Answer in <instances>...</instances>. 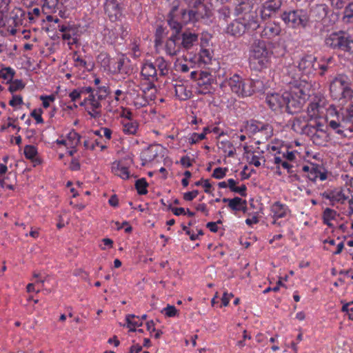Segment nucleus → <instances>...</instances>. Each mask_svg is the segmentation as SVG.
Wrapping results in <instances>:
<instances>
[{
  "label": "nucleus",
  "mask_w": 353,
  "mask_h": 353,
  "mask_svg": "<svg viewBox=\"0 0 353 353\" xmlns=\"http://www.w3.org/2000/svg\"><path fill=\"white\" fill-rule=\"evenodd\" d=\"M330 96L343 107L337 112L333 106L327 110L329 114H335L336 119L327 120L329 126L336 133L346 136L344 129L353 132V88L351 79L346 75L339 74L330 85Z\"/></svg>",
  "instance_id": "f257e3e1"
},
{
  "label": "nucleus",
  "mask_w": 353,
  "mask_h": 353,
  "mask_svg": "<svg viewBox=\"0 0 353 353\" xmlns=\"http://www.w3.org/2000/svg\"><path fill=\"white\" fill-rule=\"evenodd\" d=\"M294 70V67L291 66L287 72L292 79L288 82L289 91L282 94H268L266 102L272 110L277 111L285 108L288 112H292V109L300 108L307 97L310 95V85L305 80L299 81V74H292Z\"/></svg>",
  "instance_id": "f03ea898"
},
{
  "label": "nucleus",
  "mask_w": 353,
  "mask_h": 353,
  "mask_svg": "<svg viewBox=\"0 0 353 353\" xmlns=\"http://www.w3.org/2000/svg\"><path fill=\"white\" fill-rule=\"evenodd\" d=\"M272 54L265 41L261 40L254 41L250 54L251 67L256 70L268 68L270 63Z\"/></svg>",
  "instance_id": "7ed1b4c3"
},
{
  "label": "nucleus",
  "mask_w": 353,
  "mask_h": 353,
  "mask_svg": "<svg viewBox=\"0 0 353 353\" xmlns=\"http://www.w3.org/2000/svg\"><path fill=\"white\" fill-rule=\"evenodd\" d=\"M235 14L249 30H254L259 28V17L252 0L240 2L235 8Z\"/></svg>",
  "instance_id": "20e7f679"
},
{
  "label": "nucleus",
  "mask_w": 353,
  "mask_h": 353,
  "mask_svg": "<svg viewBox=\"0 0 353 353\" xmlns=\"http://www.w3.org/2000/svg\"><path fill=\"white\" fill-rule=\"evenodd\" d=\"M325 44L332 49L340 50L351 54L353 52V35L343 30L332 32L327 34Z\"/></svg>",
  "instance_id": "39448f33"
},
{
  "label": "nucleus",
  "mask_w": 353,
  "mask_h": 353,
  "mask_svg": "<svg viewBox=\"0 0 353 353\" xmlns=\"http://www.w3.org/2000/svg\"><path fill=\"white\" fill-rule=\"evenodd\" d=\"M281 19L289 27L292 28H305L309 21L307 12L303 10L284 12Z\"/></svg>",
  "instance_id": "423d86ee"
},
{
  "label": "nucleus",
  "mask_w": 353,
  "mask_h": 353,
  "mask_svg": "<svg viewBox=\"0 0 353 353\" xmlns=\"http://www.w3.org/2000/svg\"><path fill=\"white\" fill-rule=\"evenodd\" d=\"M326 110L325 101L323 99L315 97L309 104L307 116L313 123H316V121L325 123Z\"/></svg>",
  "instance_id": "0eeeda50"
},
{
  "label": "nucleus",
  "mask_w": 353,
  "mask_h": 353,
  "mask_svg": "<svg viewBox=\"0 0 353 353\" xmlns=\"http://www.w3.org/2000/svg\"><path fill=\"white\" fill-rule=\"evenodd\" d=\"M307 134L315 145L319 146L326 145L330 140L327 125L322 121H316V123L311 125Z\"/></svg>",
  "instance_id": "6e6552de"
},
{
  "label": "nucleus",
  "mask_w": 353,
  "mask_h": 353,
  "mask_svg": "<svg viewBox=\"0 0 353 353\" xmlns=\"http://www.w3.org/2000/svg\"><path fill=\"white\" fill-rule=\"evenodd\" d=\"M324 196L330 200L332 205L343 204L345 201L349 203L350 213L353 212V201H352L351 192L348 188H335L323 194Z\"/></svg>",
  "instance_id": "1a4fd4ad"
},
{
  "label": "nucleus",
  "mask_w": 353,
  "mask_h": 353,
  "mask_svg": "<svg viewBox=\"0 0 353 353\" xmlns=\"http://www.w3.org/2000/svg\"><path fill=\"white\" fill-rule=\"evenodd\" d=\"M241 132H244L249 136L254 135L256 133L261 134V138L268 139L272 137L273 130L270 125L258 121L252 120L248 121Z\"/></svg>",
  "instance_id": "9d476101"
},
{
  "label": "nucleus",
  "mask_w": 353,
  "mask_h": 353,
  "mask_svg": "<svg viewBox=\"0 0 353 353\" xmlns=\"http://www.w3.org/2000/svg\"><path fill=\"white\" fill-rule=\"evenodd\" d=\"M190 77L197 81V92L202 94H206L212 92V76L205 71L196 72L192 71L190 73Z\"/></svg>",
  "instance_id": "9b49d317"
},
{
  "label": "nucleus",
  "mask_w": 353,
  "mask_h": 353,
  "mask_svg": "<svg viewBox=\"0 0 353 353\" xmlns=\"http://www.w3.org/2000/svg\"><path fill=\"white\" fill-rule=\"evenodd\" d=\"M250 82L248 79H243L238 74H234L228 80V84L231 90L241 97L250 96Z\"/></svg>",
  "instance_id": "f8f14e48"
},
{
  "label": "nucleus",
  "mask_w": 353,
  "mask_h": 353,
  "mask_svg": "<svg viewBox=\"0 0 353 353\" xmlns=\"http://www.w3.org/2000/svg\"><path fill=\"white\" fill-rule=\"evenodd\" d=\"M101 101L94 94V90L91 88L90 92L84 96L80 105L83 106L91 117H97L101 114Z\"/></svg>",
  "instance_id": "ddd939ff"
},
{
  "label": "nucleus",
  "mask_w": 353,
  "mask_h": 353,
  "mask_svg": "<svg viewBox=\"0 0 353 353\" xmlns=\"http://www.w3.org/2000/svg\"><path fill=\"white\" fill-rule=\"evenodd\" d=\"M132 163V160L131 159H128L126 161L123 160L115 161L111 165L112 172L123 180H128L131 177H135L134 174L130 170Z\"/></svg>",
  "instance_id": "4468645a"
},
{
  "label": "nucleus",
  "mask_w": 353,
  "mask_h": 353,
  "mask_svg": "<svg viewBox=\"0 0 353 353\" xmlns=\"http://www.w3.org/2000/svg\"><path fill=\"white\" fill-rule=\"evenodd\" d=\"M201 49L197 56L194 57L195 61L199 65H208L211 63L213 58V50L208 48L209 44L207 39H201Z\"/></svg>",
  "instance_id": "2eb2a0df"
},
{
  "label": "nucleus",
  "mask_w": 353,
  "mask_h": 353,
  "mask_svg": "<svg viewBox=\"0 0 353 353\" xmlns=\"http://www.w3.org/2000/svg\"><path fill=\"white\" fill-rule=\"evenodd\" d=\"M316 61V58L312 54L303 55L298 62L299 71L305 75L313 74L316 70L315 67Z\"/></svg>",
  "instance_id": "dca6fc26"
},
{
  "label": "nucleus",
  "mask_w": 353,
  "mask_h": 353,
  "mask_svg": "<svg viewBox=\"0 0 353 353\" xmlns=\"http://www.w3.org/2000/svg\"><path fill=\"white\" fill-rule=\"evenodd\" d=\"M104 11L112 21L119 20L122 15V9L118 0H105Z\"/></svg>",
  "instance_id": "f3484780"
},
{
  "label": "nucleus",
  "mask_w": 353,
  "mask_h": 353,
  "mask_svg": "<svg viewBox=\"0 0 353 353\" xmlns=\"http://www.w3.org/2000/svg\"><path fill=\"white\" fill-rule=\"evenodd\" d=\"M302 170L305 176L312 181H316L317 179L324 181L326 179V174L322 172V168L315 164L310 163L303 166Z\"/></svg>",
  "instance_id": "a211bd4d"
},
{
  "label": "nucleus",
  "mask_w": 353,
  "mask_h": 353,
  "mask_svg": "<svg viewBox=\"0 0 353 353\" xmlns=\"http://www.w3.org/2000/svg\"><path fill=\"white\" fill-rule=\"evenodd\" d=\"M281 0H268L263 3L260 9L261 18L265 20L270 18L281 6Z\"/></svg>",
  "instance_id": "6ab92c4d"
},
{
  "label": "nucleus",
  "mask_w": 353,
  "mask_h": 353,
  "mask_svg": "<svg viewBox=\"0 0 353 353\" xmlns=\"http://www.w3.org/2000/svg\"><path fill=\"white\" fill-rule=\"evenodd\" d=\"M311 125H314V123L310 122L307 116L301 114L294 117L292 127L298 133L307 134Z\"/></svg>",
  "instance_id": "aec40b11"
},
{
  "label": "nucleus",
  "mask_w": 353,
  "mask_h": 353,
  "mask_svg": "<svg viewBox=\"0 0 353 353\" xmlns=\"http://www.w3.org/2000/svg\"><path fill=\"white\" fill-rule=\"evenodd\" d=\"M281 32V27L279 22L269 21L265 24L261 35L263 38L273 39L279 36Z\"/></svg>",
  "instance_id": "412c9836"
},
{
  "label": "nucleus",
  "mask_w": 353,
  "mask_h": 353,
  "mask_svg": "<svg viewBox=\"0 0 353 353\" xmlns=\"http://www.w3.org/2000/svg\"><path fill=\"white\" fill-rule=\"evenodd\" d=\"M80 135L74 130H71L68 132L66 137L60 138L56 141L58 145H62L66 148H77L80 143Z\"/></svg>",
  "instance_id": "4be33fe9"
},
{
  "label": "nucleus",
  "mask_w": 353,
  "mask_h": 353,
  "mask_svg": "<svg viewBox=\"0 0 353 353\" xmlns=\"http://www.w3.org/2000/svg\"><path fill=\"white\" fill-rule=\"evenodd\" d=\"M179 39L181 40V46L185 50L191 49L198 42V34L190 32H183Z\"/></svg>",
  "instance_id": "5701e85b"
},
{
  "label": "nucleus",
  "mask_w": 353,
  "mask_h": 353,
  "mask_svg": "<svg viewBox=\"0 0 353 353\" xmlns=\"http://www.w3.org/2000/svg\"><path fill=\"white\" fill-rule=\"evenodd\" d=\"M160 147L158 145H150L144 150L141 154L142 165H145L147 163L156 160L159 155Z\"/></svg>",
  "instance_id": "b1692460"
},
{
  "label": "nucleus",
  "mask_w": 353,
  "mask_h": 353,
  "mask_svg": "<svg viewBox=\"0 0 353 353\" xmlns=\"http://www.w3.org/2000/svg\"><path fill=\"white\" fill-rule=\"evenodd\" d=\"M141 75L146 79L154 81L157 79V69L152 62L145 61L141 68Z\"/></svg>",
  "instance_id": "393cba45"
},
{
  "label": "nucleus",
  "mask_w": 353,
  "mask_h": 353,
  "mask_svg": "<svg viewBox=\"0 0 353 353\" xmlns=\"http://www.w3.org/2000/svg\"><path fill=\"white\" fill-rule=\"evenodd\" d=\"M247 30H249L246 25L239 20V18H236L233 22H232L226 29V32L233 36H240L243 34Z\"/></svg>",
  "instance_id": "a878e982"
},
{
  "label": "nucleus",
  "mask_w": 353,
  "mask_h": 353,
  "mask_svg": "<svg viewBox=\"0 0 353 353\" xmlns=\"http://www.w3.org/2000/svg\"><path fill=\"white\" fill-rule=\"evenodd\" d=\"M177 39H179L178 35L175 34L166 41L165 50L166 53L170 56L176 55L180 52L181 46V43L176 42Z\"/></svg>",
  "instance_id": "bb28decb"
},
{
  "label": "nucleus",
  "mask_w": 353,
  "mask_h": 353,
  "mask_svg": "<svg viewBox=\"0 0 353 353\" xmlns=\"http://www.w3.org/2000/svg\"><path fill=\"white\" fill-rule=\"evenodd\" d=\"M121 125L122 131L125 134L136 135L137 134L139 124L134 119L131 120H121Z\"/></svg>",
  "instance_id": "cd10ccee"
},
{
  "label": "nucleus",
  "mask_w": 353,
  "mask_h": 353,
  "mask_svg": "<svg viewBox=\"0 0 353 353\" xmlns=\"http://www.w3.org/2000/svg\"><path fill=\"white\" fill-rule=\"evenodd\" d=\"M58 30L62 33L63 40L70 41L77 34L78 28L74 25L69 23L59 24Z\"/></svg>",
  "instance_id": "c85d7f7f"
},
{
  "label": "nucleus",
  "mask_w": 353,
  "mask_h": 353,
  "mask_svg": "<svg viewBox=\"0 0 353 353\" xmlns=\"http://www.w3.org/2000/svg\"><path fill=\"white\" fill-rule=\"evenodd\" d=\"M248 82L251 83L250 86H249L250 89L251 90L250 95L252 94L254 92H263L270 86L269 82L264 78H259L256 79H248Z\"/></svg>",
  "instance_id": "c756f323"
},
{
  "label": "nucleus",
  "mask_w": 353,
  "mask_h": 353,
  "mask_svg": "<svg viewBox=\"0 0 353 353\" xmlns=\"http://www.w3.org/2000/svg\"><path fill=\"white\" fill-rule=\"evenodd\" d=\"M223 203L228 204L232 210L240 211L243 210L246 205V201L239 197L233 199L223 198Z\"/></svg>",
  "instance_id": "7c9ffc66"
},
{
  "label": "nucleus",
  "mask_w": 353,
  "mask_h": 353,
  "mask_svg": "<svg viewBox=\"0 0 353 353\" xmlns=\"http://www.w3.org/2000/svg\"><path fill=\"white\" fill-rule=\"evenodd\" d=\"M271 211L274 219L284 218L288 214V207L279 202H276L272 205Z\"/></svg>",
  "instance_id": "2f4dec72"
},
{
  "label": "nucleus",
  "mask_w": 353,
  "mask_h": 353,
  "mask_svg": "<svg viewBox=\"0 0 353 353\" xmlns=\"http://www.w3.org/2000/svg\"><path fill=\"white\" fill-rule=\"evenodd\" d=\"M174 90L176 96L180 100H186L192 95V92L188 87L185 84H176L174 85Z\"/></svg>",
  "instance_id": "473e14b6"
},
{
  "label": "nucleus",
  "mask_w": 353,
  "mask_h": 353,
  "mask_svg": "<svg viewBox=\"0 0 353 353\" xmlns=\"http://www.w3.org/2000/svg\"><path fill=\"white\" fill-rule=\"evenodd\" d=\"M200 14L194 10H183L181 12V21L182 24L194 22L199 19Z\"/></svg>",
  "instance_id": "72a5a7b5"
},
{
  "label": "nucleus",
  "mask_w": 353,
  "mask_h": 353,
  "mask_svg": "<svg viewBox=\"0 0 353 353\" xmlns=\"http://www.w3.org/2000/svg\"><path fill=\"white\" fill-rule=\"evenodd\" d=\"M239 182L233 179H228V188L233 192L238 193L242 196H246V190L247 188L245 185L242 184L240 186H237L236 185Z\"/></svg>",
  "instance_id": "f704fd0d"
},
{
  "label": "nucleus",
  "mask_w": 353,
  "mask_h": 353,
  "mask_svg": "<svg viewBox=\"0 0 353 353\" xmlns=\"http://www.w3.org/2000/svg\"><path fill=\"white\" fill-rule=\"evenodd\" d=\"M90 86L81 87L72 90L69 94V97L72 101H76L81 97H84V96L87 95V93L90 92Z\"/></svg>",
  "instance_id": "c9c22d12"
},
{
  "label": "nucleus",
  "mask_w": 353,
  "mask_h": 353,
  "mask_svg": "<svg viewBox=\"0 0 353 353\" xmlns=\"http://www.w3.org/2000/svg\"><path fill=\"white\" fill-rule=\"evenodd\" d=\"M97 62L105 70L110 71L113 59H111L106 52H101L97 57Z\"/></svg>",
  "instance_id": "e433bc0d"
},
{
  "label": "nucleus",
  "mask_w": 353,
  "mask_h": 353,
  "mask_svg": "<svg viewBox=\"0 0 353 353\" xmlns=\"http://www.w3.org/2000/svg\"><path fill=\"white\" fill-rule=\"evenodd\" d=\"M161 76L166 75L168 73V63L163 57H158L153 63Z\"/></svg>",
  "instance_id": "4c0bfd02"
},
{
  "label": "nucleus",
  "mask_w": 353,
  "mask_h": 353,
  "mask_svg": "<svg viewBox=\"0 0 353 353\" xmlns=\"http://www.w3.org/2000/svg\"><path fill=\"white\" fill-rule=\"evenodd\" d=\"M183 230L185 232V234L188 235L190 240L194 241L197 239L199 235H203V232L201 230L196 229L194 230L192 228L191 222H189L188 226L183 225Z\"/></svg>",
  "instance_id": "58836bf2"
},
{
  "label": "nucleus",
  "mask_w": 353,
  "mask_h": 353,
  "mask_svg": "<svg viewBox=\"0 0 353 353\" xmlns=\"http://www.w3.org/2000/svg\"><path fill=\"white\" fill-rule=\"evenodd\" d=\"M23 153L25 157L32 160L33 162H37V150L36 147L32 145H27L24 148Z\"/></svg>",
  "instance_id": "ea45409f"
},
{
  "label": "nucleus",
  "mask_w": 353,
  "mask_h": 353,
  "mask_svg": "<svg viewBox=\"0 0 353 353\" xmlns=\"http://www.w3.org/2000/svg\"><path fill=\"white\" fill-rule=\"evenodd\" d=\"M109 111L110 112H118L119 115L121 117V120H131L134 119L133 114L130 110L126 108H123V107H120L119 108L113 109L110 108Z\"/></svg>",
  "instance_id": "a19ab883"
},
{
  "label": "nucleus",
  "mask_w": 353,
  "mask_h": 353,
  "mask_svg": "<svg viewBox=\"0 0 353 353\" xmlns=\"http://www.w3.org/2000/svg\"><path fill=\"white\" fill-rule=\"evenodd\" d=\"M135 187L139 194H145L148 192V183L143 178L136 181Z\"/></svg>",
  "instance_id": "79ce46f5"
},
{
  "label": "nucleus",
  "mask_w": 353,
  "mask_h": 353,
  "mask_svg": "<svg viewBox=\"0 0 353 353\" xmlns=\"http://www.w3.org/2000/svg\"><path fill=\"white\" fill-rule=\"evenodd\" d=\"M127 326L130 327V326L133 327H139L142 325L141 320L134 314H128L125 317Z\"/></svg>",
  "instance_id": "37998d69"
},
{
  "label": "nucleus",
  "mask_w": 353,
  "mask_h": 353,
  "mask_svg": "<svg viewBox=\"0 0 353 353\" xmlns=\"http://www.w3.org/2000/svg\"><path fill=\"white\" fill-rule=\"evenodd\" d=\"M207 131H208V130L207 128H204L203 132L201 133H192L189 138V143L190 144H195L204 139L205 138Z\"/></svg>",
  "instance_id": "c03bdc74"
},
{
  "label": "nucleus",
  "mask_w": 353,
  "mask_h": 353,
  "mask_svg": "<svg viewBox=\"0 0 353 353\" xmlns=\"http://www.w3.org/2000/svg\"><path fill=\"white\" fill-rule=\"evenodd\" d=\"M14 74V70L8 67V68H3L0 70V77L6 80L7 81H10L12 79Z\"/></svg>",
  "instance_id": "a18cd8bd"
},
{
  "label": "nucleus",
  "mask_w": 353,
  "mask_h": 353,
  "mask_svg": "<svg viewBox=\"0 0 353 353\" xmlns=\"http://www.w3.org/2000/svg\"><path fill=\"white\" fill-rule=\"evenodd\" d=\"M343 19L346 23L353 21V3H349L345 8Z\"/></svg>",
  "instance_id": "49530a36"
},
{
  "label": "nucleus",
  "mask_w": 353,
  "mask_h": 353,
  "mask_svg": "<svg viewBox=\"0 0 353 353\" xmlns=\"http://www.w3.org/2000/svg\"><path fill=\"white\" fill-rule=\"evenodd\" d=\"M123 64V59H119L116 60V59H113V63H112V65H111V68H110L109 72H111L113 73L121 72Z\"/></svg>",
  "instance_id": "de8ad7c7"
},
{
  "label": "nucleus",
  "mask_w": 353,
  "mask_h": 353,
  "mask_svg": "<svg viewBox=\"0 0 353 353\" xmlns=\"http://www.w3.org/2000/svg\"><path fill=\"white\" fill-rule=\"evenodd\" d=\"M73 60L76 67L79 68L89 69V65H88L87 62L76 53L73 56Z\"/></svg>",
  "instance_id": "09e8293b"
},
{
  "label": "nucleus",
  "mask_w": 353,
  "mask_h": 353,
  "mask_svg": "<svg viewBox=\"0 0 353 353\" xmlns=\"http://www.w3.org/2000/svg\"><path fill=\"white\" fill-rule=\"evenodd\" d=\"M168 24L172 29L176 31V34L182 28L181 21L176 20L172 16H170V19H168Z\"/></svg>",
  "instance_id": "8fccbe9b"
},
{
  "label": "nucleus",
  "mask_w": 353,
  "mask_h": 353,
  "mask_svg": "<svg viewBox=\"0 0 353 353\" xmlns=\"http://www.w3.org/2000/svg\"><path fill=\"white\" fill-rule=\"evenodd\" d=\"M108 87L101 85L97 88L96 94H94L101 101L103 100L108 94Z\"/></svg>",
  "instance_id": "3c124183"
},
{
  "label": "nucleus",
  "mask_w": 353,
  "mask_h": 353,
  "mask_svg": "<svg viewBox=\"0 0 353 353\" xmlns=\"http://www.w3.org/2000/svg\"><path fill=\"white\" fill-rule=\"evenodd\" d=\"M228 171L227 168H216L213 171L212 176L216 179H221L225 176Z\"/></svg>",
  "instance_id": "603ef678"
},
{
  "label": "nucleus",
  "mask_w": 353,
  "mask_h": 353,
  "mask_svg": "<svg viewBox=\"0 0 353 353\" xmlns=\"http://www.w3.org/2000/svg\"><path fill=\"white\" fill-rule=\"evenodd\" d=\"M339 214L336 211L327 208L325 210L323 213V221H332L336 220Z\"/></svg>",
  "instance_id": "864d4df0"
},
{
  "label": "nucleus",
  "mask_w": 353,
  "mask_h": 353,
  "mask_svg": "<svg viewBox=\"0 0 353 353\" xmlns=\"http://www.w3.org/2000/svg\"><path fill=\"white\" fill-rule=\"evenodd\" d=\"M24 88V84L21 80H14L12 81L9 86V91L10 92H14L17 90H21Z\"/></svg>",
  "instance_id": "5fc2aeb1"
},
{
  "label": "nucleus",
  "mask_w": 353,
  "mask_h": 353,
  "mask_svg": "<svg viewBox=\"0 0 353 353\" xmlns=\"http://www.w3.org/2000/svg\"><path fill=\"white\" fill-rule=\"evenodd\" d=\"M40 99L42 101L43 108H48L50 107V103L54 101L55 97L53 94L41 95Z\"/></svg>",
  "instance_id": "6e6d98bb"
},
{
  "label": "nucleus",
  "mask_w": 353,
  "mask_h": 353,
  "mask_svg": "<svg viewBox=\"0 0 353 353\" xmlns=\"http://www.w3.org/2000/svg\"><path fill=\"white\" fill-rule=\"evenodd\" d=\"M263 161V157L261 155L252 154L249 158L250 164L254 165L255 167H259L261 165V161Z\"/></svg>",
  "instance_id": "4d7b16f0"
},
{
  "label": "nucleus",
  "mask_w": 353,
  "mask_h": 353,
  "mask_svg": "<svg viewBox=\"0 0 353 353\" xmlns=\"http://www.w3.org/2000/svg\"><path fill=\"white\" fill-rule=\"evenodd\" d=\"M42 114L43 110L41 109H34L30 113V115L32 118H34L36 120V123L37 124L39 123H43V119L42 118Z\"/></svg>",
  "instance_id": "13d9d810"
},
{
  "label": "nucleus",
  "mask_w": 353,
  "mask_h": 353,
  "mask_svg": "<svg viewBox=\"0 0 353 353\" xmlns=\"http://www.w3.org/2000/svg\"><path fill=\"white\" fill-rule=\"evenodd\" d=\"M83 145L86 149L92 150H94L96 146H100L101 150H103L106 148V146H105V145H99V143L97 140L94 141H92L90 140H85L83 142Z\"/></svg>",
  "instance_id": "bf43d9fd"
},
{
  "label": "nucleus",
  "mask_w": 353,
  "mask_h": 353,
  "mask_svg": "<svg viewBox=\"0 0 353 353\" xmlns=\"http://www.w3.org/2000/svg\"><path fill=\"white\" fill-rule=\"evenodd\" d=\"M175 70L178 72H188L190 70V68L187 63H183L180 60H177L174 63Z\"/></svg>",
  "instance_id": "052dcab7"
},
{
  "label": "nucleus",
  "mask_w": 353,
  "mask_h": 353,
  "mask_svg": "<svg viewBox=\"0 0 353 353\" xmlns=\"http://www.w3.org/2000/svg\"><path fill=\"white\" fill-rule=\"evenodd\" d=\"M8 123L7 124L1 125V127L0 128V132H4L10 127L13 129L17 130L18 132L20 130V129H21L20 127L17 126V125H15L14 123V121H15V119L8 117Z\"/></svg>",
  "instance_id": "680f3d73"
},
{
  "label": "nucleus",
  "mask_w": 353,
  "mask_h": 353,
  "mask_svg": "<svg viewBox=\"0 0 353 353\" xmlns=\"http://www.w3.org/2000/svg\"><path fill=\"white\" fill-rule=\"evenodd\" d=\"M165 314L168 317H173L176 315L177 310L174 305H168L166 307L163 309Z\"/></svg>",
  "instance_id": "e2e57ef3"
},
{
  "label": "nucleus",
  "mask_w": 353,
  "mask_h": 353,
  "mask_svg": "<svg viewBox=\"0 0 353 353\" xmlns=\"http://www.w3.org/2000/svg\"><path fill=\"white\" fill-rule=\"evenodd\" d=\"M147 100L139 95H137V97L134 100V104L137 108L144 107L147 105Z\"/></svg>",
  "instance_id": "0e129e2a"
},
{
  "label": "nucleus",
  "mask_w": 353,
  "mask_h": 353,
  "mask_svg": "<svg viewBox=\"0 0 353 353\" xmlns=\"http://www.w3.org/2000/svg\"><path fill=\"white\" fill-rule=\"evenodd\" d=\"M350 0H330L332 7L336 9H341Z\"/></svg>",
  "instance_id": "69168bd1"
},
{
  "label": "nucleus",
  "mask_w": 353,
  "mask_h": 353,
  "mask_svg": "<svg viewBox=\"0 0 353 353\" xmlns=\"http://www.w3.org/2000/svg\"><path fill=\"white\" fill-rule=\"evenodd\" d=\"M23 103V99L19 95H14L10 101L9 104L12 107L20 105Z\"/></svg>",
  "instance_id": "338daca9"
},
{
  "label": "nucleus",
  "mask_w": 353,
  "mask_h": 353,
  "mask_svg": "<svg viewBox=\"0 0 353 353\" xmlns=\"http://www.w3.org/2000/svg\"><path fill=\"white\" fill-rule=\"evenodd\" d=\"M352 304H353V301L345 303L342 307V311L349 313V319L353 320V308L349 307Z\"/></svg>",
  "instance_id": "774afa93"
}]
</instances>
